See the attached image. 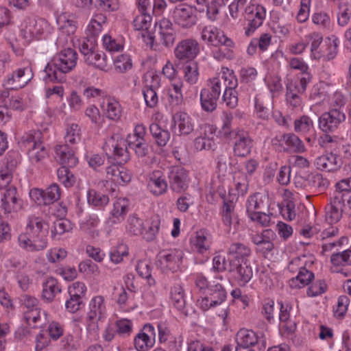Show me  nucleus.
<instances>
[{
    "label": "nucleus",
    "instance_id": "9d476101",
    "mask_svg": "<svg viewBox=\"0 0 351 351\" xmlns=\"http://www.w3.org/2000/svg\"><path fill=\"white\" fill-rule=\"evenodd\" d=\"M346 120L345 114L337 108L324 112L319 118V128L325 133L335 132Z\"/></svg>",
    "mask_w": 351,
    "mask_h": 351
},
{
    "label": "nucleus",
    "instance_id": "f3484780",
    "mask_svg": "<svg viewBox=\"0 0 351 351\" xmlns=\"http://www.w3.org/2000/svg\"><path fill=\"white\" fill-rule=\"evenodd\" d=\"M106 177L115 184L123 185L130 182L132 174L123 166L114 164L107 167Z\"/></svg>",
    "mask_w": 351,
    "mask_h": 351
},
{
    "label": "nucleus",
    "instance_id": "a878e982",
    "mask_svg": "<svg viewBox=\"0 0 351 351\" xmlns=\"http://www.w3.org/2000/svg\"><path fill=\"white\" fill-rule=\"evenodd\" d=\"M84 61L88 64L105 72H107L110 68L106 56L102 51L93 50L89 54L86 55Z\"/></svg>",
    "mask_w": 351,
    "mask_h": 351
},
{
    "label": "nucleus",
    "instance_id": "cd10ccee",
    "mask_svg": "<svg viewBox=\"0 0 351 351\" xmlns=\"http://www.w3.org/2000/svg\"><path fill=\"white\" fill-rule=\"evenodd\" d=\"M333 197L347 204L351 202V178L343 179L335 185Z\"/></svg>",
    "mask_w": 351,
    "mask_h": 351
},
{
    "label": "nucleus",
    "instance_id": "3c124183",
    "mask_svg": "<svg viewBox=\"0 0 351 351\" xmlns=\"http://www.w3.org/2000/svg\"><path fill=\"white\" fill-rule=\"evenodd\" d=\"M46 223L43 218L35 215H31L28 217L26 229L27 231H48L47 228H45Z\"/></svg>",
    "mask_w": 351,
    "mask_h": 351
},
{
    "label": "nucleus",
    "instance_id": "a18cd8bd",
    "mask_svg": "<svg viewBox=\"0 0 351 351\" xmlns=\"http://www.w3.org/2000/svg\"><path fill=\"white\" fill-rule=\"evenodd\" d=\"M29 237L34 243V245L37 252L45 250L47 247V233L48 231H27Z\"/></svg>",
    "mask_w": 351,
    "mask_h": 351
},
{
    "label": "nucleus",
    "instance_id": "8fccbe9b",
    "mask_svg": "<svg viewBox=\"0 0 351 351\" xmlns=\"http://www.w3.org/2000/svg\"><path fill=\"white\" fill-rule=\"evenodd\" d=\"M183 68L184 77L186 82L191 84H194L197 82L198 79V65L196 62L191 61L187 62Z\"/></svg>",
    "mask_w": 351,
    "mask_h": 351
},
{
    "label": "nucleus",
    "instance_id": "20e7f679",
    "mask_svg": "<svg viewBox=\"0 0 351 351\" xmlns=\"http://www.w3.org/2000/svg\"><path fill=\"white\" fill-rule=\"evenodd\" d=\"M244 16L247 21V26L245 27V34L250 36L263 25L266 16V9L261 5L250 3L245 8Z\"/></svg>",
    "mask_w": 351,
    "mask_h": 351
},
{
    "label": "nucleus",
    "instance_id": "473e14b6",
    "mask_svg": "<svg viewBox=\"0 0 351 351\" xmlns=\"http://www.w3.org/2000/svg\"><path fill=\"white\" fill-rule=\"evenodd\" d=\"M314 274L304 267H300L298 275L289 280L292 289H299L308 285L314 278Z\"/></svg>",
    "mask_w": 351,
    "mask_h": 351
},
{
    "label": "nucleus",
    "instance_id": "aec40b11",
    "mask_svg": "<svg viewBox=\"0 0 351 351\" xmlns=\"http://www.w3.org/2000/svg\"><path fill=\"white\" fill-rule=\"evenodd\" d=\"M315 164L317 169L334 171L339 169L342 165L341 158L333 153H327L317 158Z\"/></svg>",
    "mask_w": 351,
    "mask_h": 351
},
{
    "label": "nucleus",
    "instance_id": "0e129e2a",
    "mask_svg": "<svg viewBox=\"0 0 351 351\" xmlns=\"http://www.w3.org/2000/svg\"><path fill=\"white\" fill-rule=\"evenodd\" d=\"M171 298L176 308L180 310L185 304L183 290L181 287H174L171 291Z\"/></svg>",
    "mask_w": 351,
    "mask_h": 351
},
{
    "label": "nucleus",
    "instance_id": "79ce46f5",
    "mask_svg": "<svg viewBox=\"0 0 351 351\" xmlns=\"http://www.w3.org/2000/svg\"><path fill=\"white\" fill-rule=\"evenodd\" d=\"M191 243L193 247L200 254H204L210 247L207 234L204 230L196 232L195 237L191 240Z\"/></svg>",
    "mask_w": 351,
    "mask_h": 351
},
{
    "label": "nucleus",
    "instance_id": "338daca9",
    "mask_svg": "<svg viewBox=\"0 0 351 351\" xmlns=\"http://www.w3.org/2000/svg\"><path fill=\"white\" fill-rule=\"evenodd\" d=\"M78 270L81 273L88 274L99 275L100 273L97 265L89 259L81 261L78 265Z\"/></svg>",
    "mask_w": 351,
    "mask_h": 351
},
{
    "label": "nucleus",
    "instance_id": "bb28decb",
    "mask_svg": "<svg viewBox=\"0 0 351 351\" xmlns=\"http://www.w3.org/2000/svg\"><path fill=\"white\" fill-rule=\"evenodd\" d=\"M173 120L180 134L188 135L193 132V124L187 113L178 112L173 116Z\"/></svg>",
    "mask_w": 351,
    "mask_h": 351
},
{
    "label": "nucleus",
    "instance_id": "58836bf2",
    "mask_svg": "<svg viewBox=\"0 0 351 351\" xmlns=\"http://www.w3.org/2000/svg\"><path fill=\"white\" fill-rule=\"evenodd\" d=\"M221 279L215 278L212 281L210 288H209L208 294L210 298H215V305L221 304L226 298V291L219 282Z\"/></svg>",
    "mask_w": 351,
    "mask_h": 351
},
{
    "label": "nucleus",
    "instance_id": "603ef678",
    "mask_svg": "<svg viewBox=\"0 0 351 351\" xmlns=\"http://www.w3.org/2000/svg\"><path fill=\"white\" fill-rule=\"evenodd\" d=\"M351 19V0L339 5L337 23L341 26L348 25Z\"/></svg>",
    "mask_w": 351,
    "mask_h": 351
},
{
    "label": "nucleus",
    "instance_id": "09e8293b",
    "mask_svg": "<svg viewBox=\"0 0 351 351\" xmlns=\"http://www.w3.org/2000/svg\"><path fill=\"white\" fill-rule=\"evenodd\" d=\"M160 225V219L158 216L152 218L150 226L147 229L143 228L141 236L147 241H154L158 232Z\"/></svg>",
    "mask_w": 351,
    "mask_h": 351
},
{
    "label": "nucleus",
    "instance_id": "052dcab7",
    "mask_svg": "<svg viewBox=\"0 0 351 351\" xmlns=\"http://www.w3.org/2000/svg\"><path fill=\"white\" fill-rule=\"evenodd\" d=\"M99 221V219L97 215H90L86 218L85 221L82 223V228L93 237L98 235V232L95 230V228L97 226Z\"/></svg>",
    "mask_w": 351,
    "mask_h": 351
},
{
    "label": "nucleus",
    "instance_id": "4468645a",
    "mask_svg": "<svg viewBox=\"0 0 351 351\" xmlns=\"http://www.w3.org/2000/svg\"><path fill=\"white\" fill-rule=\"evenodd\" d=\"M156 332L154 326L147 324L141 332L134 338V346L137 351H148L155 343Z\"/></svg>",
    "mask_w": 351,
    "mask_h": 351
},
{
    "label": "nucleus",
    "instance_id": "4be33fe9",
    "mask_svg": "<svg viewBox=\"0 0 351 351\" xmlns=\"http://www.w3.org/2000/svg\"><path fill=\"white\" fill-rule=\"evenodd\" d=\"M18 198L16 196V188L10 186L2 193L0 207L5 213L14 212L19 207L18 206Z\"/></svg>",
    "mask_w": 351,
    "mask_h": 351
},
{
    "label": "nucleus",
    "instance_id": "6ab92c4d",
    "mask_svg": "<svg viewBox=\"0 0 351 351\" xmlns=\"http://www.w3.org/2000/svg\"><path fill=\"white\" fill-rule=\"evenodd\" d=\"M55 152L56 158L62 166L73 167L78 163V158L68 144L56 146Z\"/></svg>",
    "mask_w": 351,
    "mask_h": 351
},
{
    "label": "nucleus",
    "instance_id": "7ed1b4c3",
    "mask_svg": "<svg viewBox=\"0 0 351 351\" xmlns=\"http://www.w3.org/2000/svg\"><path fill=\"white\" fill-rule=\"evenodd\" d=\"M103 149L108 158H113L119 164H124L130 159L126 143L117 135H112L108 138L104 145Z\"/></svg>",
    "mask_w": 351,
    "mask_h": 351
},
{
    "label": "nucleus",
    "instance_id": "393cba45",
    "mask_svg": "<svg viewBox=\"0 0 351 351\" xmlns=\"http://www.w3.org/2000/svg\"><path fill=\"white\" fill-rule=\"evenodd\" d=\"M337 38H327L321 45L319 53H315V59L324 58L327 60H332L337 53Z\"/></svg>",
    "mask_w": 351,
    "mask_h": 351
},
{
    "label": "nucleus",
    "instance_id": "6e6552de",
    "mask_svg": "<svg viewBox=\"0 0 351 351\" xmlns=\"http://www.w3.org/2000/svg\"><path fill=\"white\" fill-rule=\"evenodd\" d=\"M34 73L30 66L27 65L14 70L4 81V86L12 90L25 87L33 78Z\"/></svg>",
    "mask_w": 351,
    "mask_h": 351
},
{
    "label": "nucleus",
    "instance_id": "4c0bfd02",
    "mask_svg": "<svg viewBox=\"0 0 351 351\" xmlns=\"http://www.w3.org/2000/svg\"><path fill=\"white\" fill-rule=\"evenodd\" d=\"M89 309L87 315H89L90 318L94 317L102 318L106 311L104 298L101 295L94 297L90 302Z\"/></svg>",
    "mask_w": 351,
    "mask_h": 351
},
{
    "label": "nucleus",
    "instance_id": "2f4dec72",
    "mask_svg": "<svg viewBox=\"0 0 351 351\" xmlns=\"http://www.w3.org/2000/svg\"><path fill=\"white\" fill-rule=\"evenodd\" d=\"M27 155L32 164L36 165L41 162L48 156V152L43 143L40 141L34 143L31 147L28 149Z\"/></svg>",
    "mask_w": 351,
    "mask_h": 351
},
{
    "label": "nucleus",
    "instance_id": "e433bc0d",
    "mask_svg": "<svg viewBox=\"0 0 351 351\" xmlns=\"http://www.w3.org/2000/svg\"><path fill=\"white\" fill-rule=\"evenodd\" d=\"M128 200L126 198H118L113 203V208L110 211L111 216L114 219L113 222H119L126 215L128 210Z\"/></svg>",
    "mask_w": 351,
    "mask_h": 351
},
{
    "label": "nucleus",
    "instance_id": "13d9d810",
    "mask_svg": "<svg viewBox=\"0 0 351 351\" xmlns=\"http://www.w3.org/2000/svg\"><path fill=\"white\" fill-rule=\"evenodd\" d=\"M232 262L233 261L230 260L227 261L225 257L222 256H216L213 258V269L217 272H221L224 271L230 272L233 267Z\"/></svg>",
    "mask_w": 351,
    "mask_h": 351
},
{
    "label": "nucleus",
    "instance_id": "c85d7f7f",
    "mask_svg": "<svg viewBox=\"0 0 351 351\" xmlns=\"http://www.w3.org/2000/svg\"><path fill=\"white\" fill-rule=\"evenodd\" d=\"M160 174V171L153 172L149 176L147 182L150 191L156 195L163 194L167 189V184Z\"/></svg>",
    "mask_w": 351,
    "mask_h": 351
},
{
    "label": "nucleus",
    "instance_id": "39448f33",
    "mask_svg": "<svg viewBox=\"0 0 351 351\" xmlns=\"http://www.w3.org/2000/svg\"><path fill=\"white\" fill-rule=\"evenodd\" d=\"M183 252L179 250H164L157 255V265L164 272H175L180 265Z\"/></svg>",
    "mask_w": 351,
    "mask_h": 351
},
{
    "label": "nucleus",
    "instance_id": "a19ab883",
    "mask_svg": "<svg viewBox=\"0 0 351 351\" xmlns=\"http://www.w3.org/2000/svg\"><path fill=\"white\" fill-rule=\"evenodd\" d=\"M307 182L308 186L311 189L316 190L317 192H322L325 190L329 184L328 180L318 173L308 175Z\"/></svg>",
    "mask_w": 351,
    "mask_h": 351
},
{
    "label": "nucleus",
    "instance_id": "69168bd1",
    "mask_svg": "<svg viewBox=\"0 0 351 351\" xmlns=\"http://www.w3.org/2000/svg\"><path fill=\"white\" fill-rule=\"evenodd\" d=\"M8 110H23L25 108V104L19 96L7 97L1 101Z\"/></svg>",
    "mask_w": 351,
    "mask_h": 351
},
{
    "label": "nucleus",
    "instance_id": "864d4df0",
    "mask_svg": "<svg viewBox=\"0 0 351 351\" xmlns=\"http://www.w3.org/2000/svg\"><path fill=\"white\" fill-rule=\"evenodd\" d=\"M313 128V122L311 119L306 115H303L294 121V129L296 132L306 134L309 132Z\"/></svg>",
    "mask_w": 351,
    "mask_h": 351
},
{
    "label": "nucleus",
    "instance_id": "de8ad7c7",
    "mask_svg": "<svg viewBox=\"0 0 351 351\" xmlns=\"http://www.w3.org/2000/svg\"><path fill=\"white\" fill-rule=\"evenodd\" d=\"M69 168L62 166L57 171L58 180L66 188L71 187L75 182V177Z\"/></svg>",
    "mask_w": 351,
    "mask_h": 351
},
{
    "label": "nucleus",
    "instance_id": "5fc2aeb1",
    "mask_svg": "<svg viewBox=\"0 0 351 351\" xmlns=\"http://www.w3.org/2000/svg\"><path fill=\"white\" fill-rule=\"evenodd\" d=\"M136 271L140 276L147 280V283L149 284V286L155 285V280L152 277L151 266L147 261H138L136 265Z\"/></svg>",
    "mask_w": 351,
    "mask_h": 351
},
{
    "label": "nucleus",
    "instance_id": "6e6d98bb",
    "mask_svg": "<svg viewBox=\"0 0 351 351\" xmlns=\"http://www.w3.org/2000/svg\"><path fill=\"white\" fill-rule=\"evenodd\" d=\"M60 189L58 184H52L44 191V205H49L59 199Z\"/></svg>",
    "mask_w": 351,
    "mask_h": 351
},
{
    "label": "nucleus",
    "instance_id": "4d7b16f0",
    "mask_svg": "<svg viewBox=\"0 0 351 351\" xmlns=\"http://www.w3.org/2000/svg\"><path fill=\"white\" fill-rule=\"evenodd\" d=\"M114 69L119 73H124L132 66V60L127 54L118 56L114 60Z\"/></svg>",
    "mask_w": 351,
    "mask_h": 351
},
{
    "label": "nucleus",
    "instance_id": "f8f14e48",
    "mask_svg": "<svg viewBox=\"0 0 351 351\" xmlns=\"http://www.w3.org/2000/svg\"><path fill=\"white\" fill-rule=\"evenodd\" d=\"M202 39L213 46H224L226 47H234V42L223 32L219 31L216 27L208 25L203 28L201 35Z\"/></svg>",
    "mask_w": 351,
    "mask_h": 351
},
{
    "label": "nucleus",
    "instance_id": "f257e3e1",
    "mask_svg": "<svg viewBox=\"0 0 351 351\" xmlns=\"http://www.w3.org/2000/svg\"><path fill=\"white\" fill-rule=\"evenodd\" d=\"M77 60V54L74 49L69 47L61 51L45 66L47 79L52 82L65 81V74L75 67Z\"/></svg>",
    "mask_w": 351,
    "mask_h": 351
},
{
    "label": "nucleus",
    "instance_id": "774afa93",
    "mask_svg": "<svg viewBox=\"0 0 351 351\" xmlns=\"http://www.w3.org/2000/svg\"><path fill=\"white\" fill-rule=\"evenodd\" d=\"M278 311L279 303L275 305V302L272 300L265 302L263 305V313L269 322H271L278 315Z\"/></svg>",
    "mask_w": 351,
    "mask_h": 351
},
{
    "label": "nucleus",
    "instance_id": "412c9836",
    "mask_svg": "<svg viewBox=\"0 0 351 351\" xmlns=\"http://www.w3.org/2000/svg\"><path fill=\"white\" fill-rule=\"evenodd\" d=\"M269 208L268 197L260 193L250 195L246 202L247 215L255 213L261 210H267Z\"/></svg>",
    "mask_w": 351,
    "mask_h": 351
},
{
    "label": "nucleus",
    "instance_id": "7c9ffc66",
    "mask_svg": "<svg viewBox=\"0 0 351 351\" xmlns=\"http://www.w3.org/2000/svg\"><path fill=\"white\" fill-rule=\"evenodd\" d=\"M219 95L213 93L210 88H203L200 93L202 108L206 112H213L217 108Z\"/></svg>",
    "mask_w": 351,
    "mask_h": 351
},
{
    "label": "nucleus",
    "instance_id": "bf43d9fd",
    "mask_svg": "<svg viewBox=\"0 0 351 351\" xmlns=\"http://www.w3.org/2000/svg\"><path fill=\"white\" fill-rule=\"evenodd\" d=\"M88 202L95 206H103L109 202L108 195L90 190L88 193Z\"/></svg>",
    "mask_w": 351,
    "mask_h": 351
},
{
    "label": "nucleus",
    "instance_id": "49530a36",
    "mask_svg": "<svg viewBox=\"0 0 351 351\" xmlns=\"http://www.w3.org/2000/svg\"><path fill=\"white\" fill-rule=\"evenodd\" d=\"M151 22L152 16L149 13H141L134 19L133 21L134 27L136 30L141 31L140 34L142 38L143 32H149L148 29L151 25Z\"/></svg>",
    "mask_w": 351,
    "mask_h": 351
},
{
    "label": "nucleus",
    "instance_id": "0eeeda50",
    "mask_svg": "<svg viewBox=\"0 0 351 351\" xmlns=\"http://www.w3.org/2000/svg\"><path fill=\"white\" fill-rule=\"evenodd\" d=\"M237 84V79L232 71L223 68L221 73L209 80L208 88L219 96L222 90L225 91L228 88H235Z\"/></svg>",
    "mask_w": 351,
    "mask_h": 351
},
{
    "label": "nucleus",
    "instance_id": "a211bd4d",
    "mask_svg": "<svg viewBox=\"0 0 351 351\" xmlns=\"http://www.w3.org/2000/svg\"><path fill=\"white\" fill-rule=\"evenodd\" d=\"M232 267L230 272L234 273L235 278L239 281L241 285H245L248 282L252 276L253 271L252 267L247 261H233Z\"/></svg>",
    "mask_w": 351,
    "mask_h": 351
},
{
    "label": "nucleus",
    "instance_id": "dca6fc26",
    "mask_svg": "<svg viewBox=\"0 0 351 351\" xmlns=\"http://www.w3.org/2000/svg\"><path fill=\"white\" fill-rule=\"evenodd\" d=\"M57 23L59 25L60 34L57 40V45L64 47L68 43V38L76 31L75 22L62 14L58 16ZM71 40V39H70Z\"/></svg>",
    "mask_w": 351,
    "mask_h": 351
},
{
    "label": "nucleus",
    "instance_id": "c03bdc74",
    "mask_svg": "<svg viewBox=\"0 0 351 351\" xmlns=\"http://www.w3.org/2000/svg\"><path fill=\"white\" fill-rule=\"evenodd\" d=\"M128 143L130 148L135 152L136 155L139 158L145 157L149 152L148 144L145 138L131 140L128 136Z\"/></svg>",
    "mask_w": 351,
    "mask_h": 351
},
{
    "label": "nucleus",
    "instance_id": "b1692460",
    "mask_svg": "<svg viewBox=\"0 0 351 351\" xmlns=\"http://www.w3.org/2000/svg\"><path fill=\"white\" fill-rule=\"evenodd\" d=\"M237 346L252 347L261 343L263 348H265V341L260 339L254 331L250 330H240L237 335Z\"/></svg>",
    "mask_w": 351,
    "mask_h": 351
},
{
    "label": "nucleus",
    "instance_id": "1a4fd4ad",
    "mask_svg": "<svg viewBox=\"0 0 351 351\" xmlns=\"http://www.w3.org/2000/svg\"><path fill=\"white\" fill-rule=\"evenodd\" d=\"M230 139L232 141L234 154L239 157L248 156L253 147V141L247 132L243 130H233Z\"/></svg>",
    "mask_w": 351,
    "mask_h": 351
},
{
    "label": "nucleus",
    "instance_id": "2eb2a0df",
    "mask_svg": "<svg viewBox=\"0 0 351 351\" xmlns=\"http://www.w3.org/2000/svg\"><path fill=\"white\" fill-rule=\"evenodd\" d=\"M48 27V23L43 19H27L25 21V25L21 32L23 38L31 40L34 37L42 35Z\"/></svg>",
    "mask_w": 351,
    "mask_h": 351
},
{
    "label": "nucleus",
    "instance_id": "c9c22d12",
    "mask_svg": "<svg viewBox=\"0 0 351 351\" xmlns=\"http://www.w3.org/2000/svg\"><path fill=\"white\" fill-rule=\"evenodd\" d=\"M61 291L56 279L49 278L43 283L42 297L47 302H52L58 293Z\"/></svg>",
    "mask_w": 351,
    "mask_h": 351
},
{
    "label": "nucleus",
    "instance_id": "f03ea898",
    "mask_svg": "<svg viewBox=\"0 0 351 351\" xmlns=\"http://www.w3.org/2000/svg\"><path fill=\"white\" fill-rule=\"evenodd\" d=\"M155 32H145L143 41L152 49L160 51L161 47H171L176 38V32L169 19H162L155 25Z\"/></svg>",
    "mask_w": 351,
    "mask_h": 351
},
{
    "label": "nucleus",
    "instance_id": "ea45409f",
    "mask_svg": "<svg viewBox=\"0 0 351 351\" xmlns=\"http://www.w3.org/2000/svg\"><path fill=\"white\" fill-rule=\"evenodd\" d=\"M64 139L66 144L74 145L79 143L82 139V131L80 125L76 123L68 125L66 128Z\"/></svg>",
    "mask_w": 351,
    "mask_h": 351
},
{
    "label": "nucleus",
    "instance_id": "ddd939ff",
    "mask_svg": "<svg viewBox=\"0 0 351 351\" xmlns=\"http://www.w3.org/2000/svg\"><path fill=\"white\" fill-rule=\"evenodd\" d=\"M170 188L176 193L185 191L189 186L187 171L182 167H173L169 172Z\"/></svg>",
    "mask_w": 351,
    "mask_h": 351
},
{
    "label": "nucleus",
    "instance_id": "c756f323",
    "mask_svg": "<svg viewBox=\"0 0 351 351\" xmlns=\"http://www.w3.org/2000/svg\"><path fill=\"white\" fill-rule=\"evenodd\" d=\"M101 108L109 119L117 121L120 119L122 110L121 105L117 100L107 98L103 101Z\"/></svg>",
    "mask_w": 351,
    "mask_h": 351
},
{
    "label": "nucleus",
    "instance_id": "680f3d73",
    "mask_svg": "<svg viewBox=\"0 0 351 351\" xmlns=\"http://www.w3.org/2000/svg\"><path fill=\"white\" fill-rule=\"evenodd\" d=\"M17 240L19 246L21 249L29 252H37L34 245V243H32V241L30 239L29 234L27 230H25L24 232L21 233L18 236Z\"/></svg>",
    "mask_w": 351,
    "mask_h": 351
},
{
    "label": "nucleus",
    "instance_id": "9b49d317",
    "mask_svg": "<svg viewBox=\"0 0 351 351\" xmlns=\"http://www.w3.org/2000/svg\"><path fill=\"white\" fill-rule=\"evenodd\" d=\"M172 16L174 22L182 28H190L197 23L195 9L188 4H180L174 8Z\"/></svg>",
    "mask_w": 351,
    "mask_h": 351
},
{
    "label": "nucleus",
    "instance_id": "f704fd0d",
    "mask_svg": "<svg viewBox=\"0 0 351 351\" xmlns=\"http://www.w3.org/2000/svg\"><path fill=\"white\" fill-rule=\"evenodd\" d=\"M280 141L285 143L294 152L303 153L306 147L301 139L294 134H285L280 136Z\"/></svg>",
    "mask_w": 351,
    "mask_h": 351
},
{
    "label": "nucleus",
    "instance_id": "5701e85b",
    "mask_svg": "<svg viewBox=\"0 0 351 351\" xmlns=\"http://www.w3.org/2000/svg\"><path fill=\"white\" fill-rule=\"evenodd\" d=\"M345 204V202L332 197L330 204L325 208L326 221L330 224L338 222L341 218Z\"/></svg>",
    "mask_w": 351,
    "mask_h": 351
},
{
    "label": "nucleus",
    "instance_id": "423d86ee",
    "mask_svg": "<svg viewBox=\"0 0 351 351\" xmlns=\"http://www.w3.org/2000/svg\"><path fill=\"white\" fill-rule=\"evenodd\" d=\"M200 52V45L194 38H185L179 41L174 49V56L182 62L193 61Z\"/></svg>",
    "mask_w": 351,
    "mask_h": 351
},
{
    "label": "nucleus",
    "instance_id": "e2e57ef3",
    "mask_svg": "<svg viewBox=\"0 0 351 351\" xmlns=\"http://www.w3.org/2000/svg\"><path fill=\"white\" fill-rule=\"evenodd\" d=\"M72 230V225L67 219H60L54 221L51 233L53 236L62 234Z\"/></svg>",
    "mask_w": 351,
    "mask_h": 351
},
{
    "label": "nucleus",
    "instance_id": "37998d69",
    "mask_svg": "<svg viewBox=\"0 0 351 351\" xmlns=\"http://www.w3.org/2000/svg\"><path fill=\"white\" fill-rule=\"evenodd\" d=\"M144 228L143 221L136 215H130L127 220L126 230L132 235H141Z\"/></svg>",
    "mask_w": 351,
    "mask_h": 351
},
{
    "label": "nucleus",
    "instance_id": "72a5a7b5",
    "mask_svg": "<svg viewBox=\"0 0 351 351\" xmlns=\"http://www.w3.org/2000/svg\"><path fill=\"white\" fill-rule=\"evenodd\" d=\"M250 254V248L240 242L231 243L228 250V254L234 258V259H230V261H240V260H241V261H243L245 258L248 257Z\"/></svg>",
    "mask_w": 351,
    "mask_h": 351
}]
</instances>
